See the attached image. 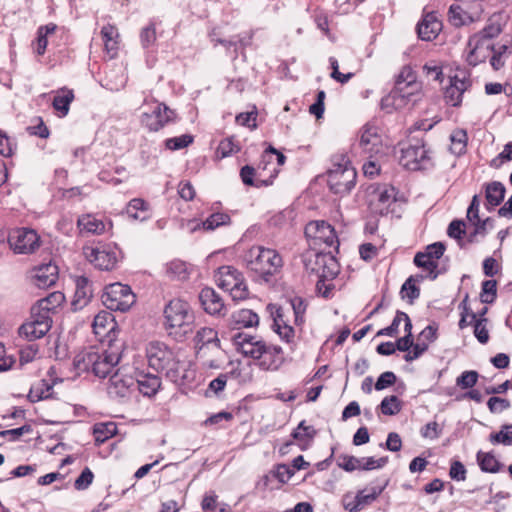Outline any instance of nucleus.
<instances>
[{"instance_id": "obj_31", "label": "nucleus", "mask_w": 512, "mask_h": 512, "mask_svg": "<svg viewBox=\"0 0 512 512\" xmlns=\"http://www.w3.org/2000/svg\"><path fill=\"white\" fill-rule=\"evenodd\" d=\"M49 330L47 324L36 323L34 320H28L19 328V335L28 341H34L46 335Z\"/></svg>"}, {"instance_id": "obj_64", "label": "nucleus", "mask_w": 512, "mask_h": 512, "mask_svg": "<svg viewBox=\"0 0 512 512\" xmlns=\"http://www.w3.org/2000/svg\"><path fill=\"white\" fill-rule=\"evenodd\" d=\"M378 201L387 206L395 200V190L393 187H382L376 191Z\"/></svg>"}, {"instance_id": "obj_60", "label": "nucleus", "mask_w": 512, "mask_h": 512, "mask_svg": "<svg viewBox=\"0 0 512 512\" xmlns=\"http://www.w3.org/2000/svg\"><path fill=\"white\" fill-rule=\"evenodd\" d=\"M272 318L274 331L281 326L288 325L284 319L283 309L275 304H269L267 306Z\"/></svg>"}, {"instance_id": "obj_4", "label": "nucleus", "mask_w": 512, "mask_h": 512, "mask_svg": "<svg viewBox=\"0 0 512 512\" xmlns=\"http://www.w3.org/2000/svg\"><path fill=\"white\" fill-rule=\"evenodd\" d=\"M189 310V303L181 299L171 300L165 307L166 328L169 335L178 342L186 341L192 335Z\"/></svg>"}, {"instance_id": "obj_56", "label": "nucleus", "mask_w": 512, "mask_h": 512, "mask_svg": "<svg viewBox=\"0 0 512 512\" xmlns=\"http://www.w3.org/2000/svg\"><path fill=\"white\" fill-rule=\"evenodd\" d=\"M140 41L142 47L147 49L151 47L156 41V29L153 24L142 28L140 32Z\"/></svg>"}, {"instance_id": "obj_41", "label": "nucleus", "mask_w": 512, "mask_h": 512, "mask_svg": "<svg viewBox=\"0 0 512 512\" xmlns=\"http://www.w3.org/2000/svg\"><path fill=\"white\" fill-rule=\"evenodd\" d=\"M505 187L500 182H492L486 188V199L491 206H497L504 199Z\"/></svg>"}, {"instance_id": "obj_39", "label": "nucleus", "mask_w": 512, "mask_h": 512, "mask_svg": "<svg viewBox=\"0 0 512 512\" xmlns=\"http://www.w3.org/2000/svg\"><path fill=\"white\" fill-rule=\"evenodd\" d=\"M476 457L482 471L488 473H497L499 471L500 463L492 453L479 451Z\"/></svg>"}, {"instance_id": "obj_46", "label": "nucleus", "mask_w": 512, "mask_h": 512, "mask_svg": "<svg viewBox=\"0 0 512 512\" xmlns=\"http://www.w3.org/2000/svg\"><path fill=\"white\" fill-rule=\"evenodd\" d=\"M381 412L384 415H395L401 410V403L397 396L385 397L380 404Z\"/></svg>"}, {"instance_id": "obj_5", "label": "nucleus", "mask_w": 512, "mask_h": 512, "mask_svg": "<svg viewBox=\"0 0 512 512\" xmlns=\"http://www.w3.org/2000/svg\"><path fill=\"white\" fill-rule=\"evenodd\" d=\"M145 110L140 116L141 124L151 132H157L166 125L175 122L177 114L175 110L156 99H145Z\"/></svg>"}, {"instance_id": "obj_63", "label": "nucleus", "mask_w": 512, "mask_h": 512, "mask_svg": "<svg viewBox=\"0 0 512 512\" xmlns=\"http://www.w3.org/2000/svg\"><path fill=\"white\" fill-rule=\"evenodd\" d=\"M94 475L89 468H85L75 480L74 486L77 490H85L92 483Z\"/></svg>"}, {"instance_id": "obj_8", "label": "nucleus", "mask_w": 512, "mask_h": 512, "mask_svg": "<svg viewBox=\"0 0 512 512\" xmlns=\"http://www.w3.org/2000/svg\"><path fill=\"white\" fill-rule=\"evenodd\" d=\"M215 281L221 289L228 291L235 301L248 297L249 292L244 277L233 266H221L215 274Z\"/></svg>"}, {"instance_id": "obj_32", "label": "nucleus", "mask_w": 512, "mask_h": 512, "mask_svg": "<svg viewBox=\"0 0 512 512\" xmlns=\"http://www.w3.org/2000/svg\"><path fill=\"white\" fill-rule=\"evenodd\" d=\"M73 99L74 94L72 90L61 89L57 92L53 98L52 106L59 117H64L68 114Z\"/></svg>"}, {"instance_id": "obj_47", "label": "nucleus", "mask_w": 512, "mask_h": 512, "mask_svg": "<svg viewBox=\"0 0 512 512\" xmlns=\"http://www.w3.org/2000/svg\"><path fill=\"white\" fill-rule=\"evenodd\" d=\"M230 222L229 215L225 213H215L202 222V227L205 230H214L222 225Z\"/></svg>"}, {"instance_id": "obj_37", "label": "nucleus", "mask_w": 512, "mask_h": 512, "mask_svg": "<svg viewBox=\"0 0 512 512\" xmlns=\"http://www.w3.org/2000/svg\"><path fill=\"white\" fill-rule=\"evenodd\" d=\"M424 276L416 275L410 276L402 285L401 295L403 299H408L410 303H412L415 299H417L420 295V290L416 286L417 282L423 280Z\"/></svg>"}, {"instance_id": "obj_1", "label": "nucleus", "mask_w": 512, "mask_h": 512, "mask_svg": "<svg viewBox=\"0 0 512 512\" xmlns=\"http://www.w3.org/2000/svg\"><path fill=\"white\" fill-rule=\"evenodd\" d=\"M124 343L122 341H114L107 344V348L102 350L90 349L83 351L74 358V366L79 372L91 371L99 378H105L111 374L116 365L119 363Z\"/></svg>"}, {"instance_id": "obj_53", "label": "nucleus", "mask_w": 512, "mask_h": 512, "mask_svg": "<svg viewBox=\"0 0 512 512\" xmlns=\"http://www.w3.org/2000/svg\"><path fill=\"white\" fill-rule=\"evenodd\" d=\"M478 377V373L474 370L464 371L459 377H457L456 385L461 389L472 388L477 383Z\"/></svg>"}, {"instance_id": "obj_17", "label": "nucleus", "mask_w": 512, "mask_h": 512, "mask_svg": "<svg viewBox=\"0 0 512 512\" xmlns=\"http://www.w3.org/2000/svg\"><path fill=\"white\" fill-rule=\"evenodd\" d=\"M224 358L220 343L196 346L195 359L202 368L219 369L224 362Z\"/></svg>"}, {"instance_id": "obj_26", "label": "nucleus", "mask_w": 512, "mask_h": 512, "mask_svg": "<svg viewBox=\"0 0 512 512\" xmlns=\"http://www.w3.org/2000/svg\"><path fill=\"white\" fill-rule=\"evenodd\" d=\"M200 303L204 311L210 315H217L224 309L222 298L212 288H204L199 294Z\"/></svg>"}, {"instance_id": "obj_38", "label": "nucleus", "mask_w": 512, "mask_h": 512, "mask_svg": "<svg viewBox=\"0 0 512 512\" xmlns=\"http://www.w3.org/2000/svg\"><path fill=\"white\" fill-rule=\"evenodd\" d=\"M166 274L171 279L185 280L189 276L188 266L182 260H172L166 264Z\"/></svg>"}, {"instance_id": "obj_28", "label": "nucleus", "mask_w": 512, "mask_h": 512, "mask_svg": "<svg viewBox=\"0 0 512 512\" xmlns=\"http://www.w3.org/2000/svg\"><path fill=\"white\" fill-rule=\"evenodd\" d=\"M259 324V316L250 309H241L230 317V326L233 329L255 327Z\"/></svg>"}, {"instance_id": "obj_61", "label": "nucleus", "mask_w": 512, "mask_h": 512, "mask_svg": "<svg viewBox=\"0 0 512 512\" xmlns=\"http://www.w3.org/2000/svg\"><path fill=\"white\" fill-rule=\"evenodd\" d=\"M482 297L484 303L493 302L496 297V281L486 280L482 283Z\"/></svg>"}, {"instance_id": "obj_25", "label": "nucleus", "mask_w": 512, "mask_h": 512, "mask_svg": "<svg viewBox=\"0 0 512 512\" xmlns=\"http://www.w3.org/2000/svg\"><path fill=\"white\" fill-rule=\"evenodd\" d=\"M75 287L72 306L77 310L88 304L93 295V289L89 279L84 276L77 277L75 280Z\"/></svg>"}, {"instance_id": "obj_20", "label": "nucleus", "mask_w": 512, "mask_h": 512, "mask_svg": "<svg viewBox=\"0 0 512 512\" xmlns=\"http://www.w3.org/2000/svg\"><path fill=\"white\" fill-rule=\"evenodd\" d=\"M428 151L423 143L417 141L402 149L400 164L409 170L420 169L428 158Z\"/></svg>"}, {"instance_id": "obj_7", "label": "nucleus", "mask_w": 512, "mask_h": 512, "mask_svg": "<svg viewBox=\"0 0 512 512\" xmlns=\"http://www.w3.org/2000/svg\"><path fill=\"white\" fill-rule=\"evenodd\" d=\"M356 170L343 156L332 164L328 171V184L336 194H345L351 191L356 183Z\"/></svg>"}, {"instance_id": "obj_50", "label": "nucleus", "mask_w": 512, "mask_h": 512, "mask_svg": "<svg viewBox=\"0 0 512 512\" xmlns=\"http://www.w3.org/2000/svg\"><path fill=\"white\" fill-rule=\"evenodd\" d=\"M192 143V136L189 134L172 137L165 140V147L171 151L180 150Z\"/></svg>"}, {"instance_id": "obj_40", "label": "nucleus", "mask_w": 512, "mask_h": 512, "mask_svg": "<svg viewBox=\"0 0 512 512\" xmlns=\"http://www.w3.org/2000/svg\"><path fill=\"white\" fill-rule=\"evenodd\" d=\"M489 441L493 444H502L504 446H512V424H504L499 432L491 433Z\"/></svg>"}, {"instance_id": "obj_19", "label": "nucleus", "mask_w": 512, "mask_h": 512, "mask_svg": "<svg viewBox=\"0 0 512 512\" xmlns=\"http://www.w3.org/2000/svg\"><path fill=\"white\" fill-rule=\"evenodd\" d=\"M116 322L111 313L106 311L99 312L95 317L92 324L94 333L99 336L101 342L111 344L115 339Z\"/></svg>"}, {"instance_id": "obj_48", "label": "nucleus", "mask_w": 512, "mask_h": 512, "mask_svg": "<svg viewBox=\"0 0 512 512\" xmlns=\"http://www.w3.org/2000/svg\"><path fill=\"white\" fill-rule=\"evenodd\" d=\"M383 490L384 487H372L369 492L366 490L359 491L356 495L358 503H360L364 508L365 506L374 502L383 492Z\"/></svg>"}, {"instance_id": "obj_29", "label": "nucleus", "mask_w": 512, "mask_h": 512, "mask_svg": "<svg viewBox=\"0 0 512 512\" xmlns=\"http://www.w3.org/2000/svg\"><path fill=\"white\" fill-rule=\"evenodd\" d=\"M161 386L159 376L153 374H139L135 379V387L144 395L151 397L157 393Z\"/></svg>"}, {"instance_id": "obj_16", "label": "nucleus", "mask_w": 512, "mask_h": 512, "mask_svg": "<svg viewBox=\"0 0 512 512\" xmlns=\"http://www.w3.org/2000/svg\"><path fill=\"white\" fill-rule=\"evenodd\" d=\"M235 348L244 356L258 360L266 349L268 344L256 336H251L243 332H237L231 336Z\"/></svg>"}, {"instance_id": "obj_27", "label": "nucleus", "mask_w": 512, "mask_h": 512, "mask_svg": "<svg viewBox=\"0 0 512 512\" xmlns=\"http://www.w3.org/2000/svg\"><path fill=\"white\" fill-rule=\"evenodd\" d=\"M282 363V349L274 345H268L258 359L259 367L263 370L275 371Z\"/></svg>"}, {"instance_id": "obj_9", "label": "nucleus", "mask_w": 512, "mask_h": 512, "mask_svg": "<svg viewBox=\"0 0 512 512\" xmlns=\"http://www.w3.org/2000/svg\"><path fill=\"white\" fill-rule=\"evenodd\" d=\"M101 299L107 309L126 312L134 305L136 296L130 286L117 282L105 287Z\"/></svg>"}, {"instance_id": "obj_54", "label": "nucleus", "mask_w": 512, "mask_h": 512, "mask_svg": "<svg viewBox=\"0 0 512 512\" xmlns=\"http://www.w3.org/2000/svg\"><path fill=\"white\" fill-rule=\"evenodd\" d=\"M240 150V147L234 142L233 137L226 138L219 143L217 155L221 158L228 157Z\"/></svg>"}, {"instance_id": "obj_43", "label": "nucleus", "mask_w": 512, "mask_h": 512, "mask_svg": "<svg viewBox=\"0 0 512 512\" xmlns=\"http://www.w3.org/2000/svg\"><path fill=\"white\" fill-rule=\"evenodd\" d=\"M129 217L135 220H144L147 212V205L144 200L140 198L132 199L126 209Z\"/></svg>"}, {"instance_id": "obj_12", "label": "nucleus", "mask_w": 512, "mask_h": 512, "mask_svg": "<svg viewBox=\"0 0 512 512\" xmlns=\"http://www.w3.org/2000/svg\"><path fill=\"white\" fill-rule=\"evenodd\" d=\"M307 269L315 272L322 279H334L339 273L337 260L330 252L310 253L305 258Z\"/></svg>"}, {"instance_id": "obj_35", "label": "nucleus", "mask_w": 512, "mask_h": 512, "mask_svg": "<svg viewBox=\"0 0 512 512\" xmlns=\"http://www.w3.org/2000/svg\"><path fill=\"white\" fill-rule=\"evenodd\" d=\"M450 151L454 155L460 156L465 153L467 147L468 136L463 129H456L450 135Z\"/></svg>"}, {"instance_id": "obj_42", "label": "nucleus", "mask_w": 512, "mask_h": 512, "mask_svg": "<svg viewBox=\"0 0 512 512\" xmlns=\"http://www.w3.org/2000/svg\"><path fill=\"white\" fill-rule=\"evenodd\" d=\"M414 263L418 266L423 268L425 271L428 272V276L431 279H435L438 275L436 272V269L438 267V262H435L434 260L430 259V257L427 256L424 252H419L414 257Z\"/></svg>"}, {"instance_id": "obj_52", "label": "nucleus", "mask_w": 512, "mask_h": 512, "mask_svg": "<svg viewBox=\"0 0 512 512\" xmlns=\"http://www.w3.org/2000/svg\"><path fill=\"white\" fill-rule=\"evenodd\" d=\"M254 175H255V169L252 166L246 165L242 167L240 171V176L245 185L248 186H260V185H270L272 184V180H260V183H254Z\"/></svg>"}, {"instance_id": "obj_59", "label": "nucleus", "mask_w": 512, "mask_h": 512, "mask_svg": "<svg viewBox=\"0 0 512 512\" xmlns=\"http://www.w3.org/2000/svg\"><path fill=\"white\" fill-rule=\"evenodd\" d=\"M414 82H418L416 79L415 72L413 71V69L410 66H404L400 70V72L396 78L395 86H400V85H404V84L409 85Z\"/></svg>"}, {"instance_id": "obj_11", "label": "nucleus", "mask_w": 512, "mask_h": 512, "mask_svg": "<svg viewBox=\"0 0 512 512\" xmlns=\"http://www.w3.org/2000/svg\"><path fill=\"white\" fill-rule=\"evenodd\" d=\"M359 147L369 158L384 155L388 148L381 129L373 123H366L360 129Z\"/></svg>"}, {"instance_id": "obj_6", "label": "nucleus", "mask_w": 512, "mask_h": 512, "mask_svg": "<svg viewBox=\"0 0 512 512\" xmlns=\"http://www.w3.org/2000/svg\"><path fill=\"white\" fill-rule=\"evenodd\" d=\"M422 98V84L414 82L395 88L381 100V107L388 112L413 107Z\"/></svg>"}, {"instance_id": "obj_18", "label": "nucleus", "mask_w": 512, "mask_h": 512, "mask_svg": "<svg viewBox=\"0 0 512 512\" xmlns=\"http://www.w3.org/2000/svg\"><path fill=\"white\" fill-rule=\"evenodd\" d=\"M493 41L474 34L468 42L467 61L470 65L476 66L489 58L494 50Z\"/></svg>"}, {"instance_id": "obj_21", "label": "nucleus", "mask_w": 512, "mask_h": 512, "mask_svg": "<svg viewBox=\"0 0 512 512\" xmlns=\"http://www.w3.org/2000/svg\"><path fill=\"white\" fill-rule=\"evenodd\" d=\"M134 387H135V378L130 375L125 374L122 371V369L119 368L110 377L107 390L111 397L123 398V397L128 396Z\"/></svg>"}, {"instance_id": "obj_55", "label": "nucleus", "mask_w": 512, "mask_h": 512, "mask_svg": "<svg viewBox=\"0 0 512 512\" xmlns=\"http://www.w3.org/2000/svg\"><path fill=\"white\" fill-rule=\"evenodd\" d=\"M50 311H46V310H41L40 309V305L39 304H36L35 306L32 307L31 309V316H30V320H34L36 323H46L47 324V329L50 330L51 326H52V319L50 317Z\"/></svg>"}, {"instance_id": "obj_33", "label": "nucleus", "mask_w": 512, "mask_h": 512, "mask_svg": "<svg viewBox=\"0 0 512 512\" xmlns=\"http://www.w3.org/2000/svg\"><path fill=\"white\" fill-rule=\"evenodd\" d=\"M57 29V26L53 23H49L45 26H40L37 30V39L34 46V52L41 56L45 53L48 40L47 37L50 34H53L55 30Z\"/></svg>"}, {"instance_id": "obj_10", "label": "nucleus", "mask_w": 512, "mask_h": 512, "mask_svg": "<svg viewBox=\"0 0 512 512\" xmlns=\"http://www.w3.org/2000/svg\"><path fill=\"white\" fill-rule=\"evenodd\" d=\"M86 259L100 270L114 269L121 259V251L116 245L98 244L83 248Z\"/></svg>"}, {"instance_id": "obj_3", "label": "nucleus", "mask_w": 512, "mask_h": 512, "mask_svg": "<svg viewBox=\"0 0 512 512\" xmlns=\"http://www.w3.org/2000/svg\"><path fill=\"white\" fill-rule=\"evenodd\" d=\"M245 261L247 267L265 282H269L271 276L277 274L283 266L280 254L263 246L251 247L245 255Z\"/></svg>"}, {"instance_id": "obj_57", "label": "nucleus", "mask_w": 512, "mask_h": 512, "mask_svg": "<svg viewBox=\"0 0 512 512\" xmlns=\"http://www.w3.org/2000/svg\"><path fill=\"white\" fill-rule=\"evenodd\" d=\"M339 460V467H341L347 472L361 470V458H357L350 455H342L339 457Z\"/></svg>"}, {"instance_id": "obj_62", "label": "nucleus", "mask_w": 512, "mask_h": 512, "mask_svg": "<svg viewBox=\"0 0 512 512\" xmlns=\"http://www.w3.org/2000/svg\"><path fill=\"white\" fill-rule=\"evenodd\" d=\"M227 383V375L220 374L217 378L212 380L208 389L205 391V396H210V393L218 394L224 390Z\"/></svg>"}, {"instance_id": "obj_13", "label": "nucleus", "mask_w": 512, "mask_h": 512, "mask_svg": "<svg viewBox=\"0 0 512 512\" xmlns=\"http://www.w3.org/2000/svg\"><path fill=\"white\" fill-rule=\"evenodd\" d=\"M305 235L315 247L325 245L330 248L338 244L334 228L324 220L309 222L305 227Z\"/></svg>"}, {"instance_id": "obj_36", "label": "nucleus", "mask_w": 512, "mask_h": 512, "mask_svg": "<svg viewBox=\"0 0 512 512\" xmlns=\"http://www.w3.org/2000/svg\"><path fill=\"white\" fill-rule=\"evenodd\" d=\"M53 386L47 380H41L34 384L29 391V399L31 402H37L50 398L52 396Z\"/></svg>"}, {"instance_id": "obj_58", "label": "nucleus", "mask_w": 512, "mask_h": 512, "mask_svg": "<svg viewBox=\"0 0 512 512\" xmlns=\"http://www.w3.org/2000/svg\"><path fill=\"white\" fill-rule=\"evenodd\" d=\"M501 31V25L497 21L491 19L489 23L476 35L487 38L489 41H493V38L498 36Z\"/></svg>"}, {"instance_id": "obj_2", "label": "nucleus", "mask_w": 512, "mask_h": 512, "mask_svg": "<svg viewBox=\"0 0 512 512\" xmlns=\"http://www.w3.org/2000/svg\"><path fill=\"white\" fill-rule=\"evenodd\" d=\"M146 357L150 368L156 372H165L167 378L178 385L184 393L189 392L188 374L174 361L172 350L164 343L152 341L146 347Z\"/></svg>"}, {"instance_id": "obj_14", "label": "nucleus", "mask_w": 512, "mask_h": 512, "mask_svg": "<svg viewBox=\"0 0 512 512\" xmlns=\"http://www.w3.org/2000/svg\"><path fill=\"white\" fill-rule=\"evenodd\" d=\"M471 79L464 69H456L449 76V85L445 88L444 98L447 104L457 107L462 103L463 94L470 88Z\"/></svg>"}, {"instance_id": "obj_49", "label": "nucleus", "mask_w": 512, "mask_h": 512, "mask_svg": "<svg viewBox=\"0 0 512 512\" xmlns=\"http://www.w3.org/2000/svg\"><path fill=\"white\" fill-rule=\"evenodd\" d=\"M196 340V346L202 344L219 343L217 331L210 327H204L201 330H199L196 335Z\"/></svg>"}, {"instance_id": "obj_44", "label": "nucleus", "mask_w": 512, "mask_h": 512, "mask_svg": "<svg viewBox=\"0 0 512 512\" xmlns=\"http://www.w3.org/2000/svg\"><path fill=\"white\" fill-rule=\"evenodd\" d=\"M65 300V296L61 292H52L47 297L40 299L37 304L40 305L41 310L53 312Z\"/></svg>"}, {"instance_id": "obj_23", "label": "nucleus", "mask_w": 512, "mask_h": 512, "mask_svg": "<svg viewBox=\"0 0 512 512\" xmlns=\"http://www.w3.org/2000/svg\"><path fill=\"white\" fill-rule=\"evenodd\" d=\"M104 42V51L110 59H114L118 55L120 45V34L118 29L111 24H106L100 31Z\"/></svg>"}, {"instance_id": "obj_34", "label": "nucleus", "mask_w": 512, "mask_h": 512, "mask_svg": "<svg viewBox=\"0 0 512 512\" xmlns=\"http://www.w3.org/2000/svg\"><path fill=\"white\" fill-rule=\"evenodd\" d=\"M117 432V426L114 422L96 423L93 427L95 442L102 444Z\"/></svg>"}, {"instance_id": "obj_30", "label": "nucleus", "mask_w": 512, "mask_h": 512, "mask_svg": "<svg viewBox=\"0 0 512 512\" xmlns=\"http://www.w3.org/2000/svg\"><path fill=\"white\" fill-rule=\"evenodd\" d=\"M77 226L82 234H102L106 229L105 223L91 214L80 216Z\"/></svg>"}, {"instance_id": "obj_15", "label": "nucleus", "mask_w": 512, "mask_h": 512, "mask_svg": "<svg viewBox=\"0 0 512 512\" xmlns=\"http://www.w3.org/2000/svg\"><path fill=\"white\" fill-rule=\"evenodd\" d=\"M8 242L10 247L19 254L33 253L40 245L36 231L28 228L12 230L9 233Z\"/></svg>"}, {"instance_id": "obj_45", "label": "nucleus", "mask_w": 512, "mask_h": 512, "mask_svg": "<svg viewBox=\"0 0 512 512\" xmlns=\"http://www.w3.org/2000/svg\"><path fill=\"white\" fill-rule=\"evenodd\" d=\"M508 58V46L506 44H500L494 47L490 56L491 66L495 70L502 68Z\"/></svg>"}, {"instance_id": "obj_51", "label": "nucleus", "mask_w": 512, "mask_h": 512, "mask_svg": "<svg viewBox=\"0 0 512 512\" xmlns=\"http://www.w3.org/2000/svg\"><path fill=\"white\" fill-rule=\"evenodd\" d=\"M316 434L315 429L312 426L305 425V422L302 421L298 425V427L292 433L294 439L300 442L311 440Z\"/></svg>"}, {"instance_id": "obj_24", "label": "nucleus", "mask_w": 512, "mask_h": 512, "mask_svg": "<svg viewBox=\"0 0 512 512\" xmlns=\"http://www.w3.org/2000/svg\"><path fill=\"white\" fill-rule=\"evenodd\" d=\"M58 279V267L53 263L43 264L35 269L33 281L39 288H48Z\"/></svg>"}, {"instance_id": "obj_22", "label": "nucleus", "mask_w": 512, "mask_h": 512, "mask_svg": "<svg viewBox=\"0 0 512 512\" xmlns=\"http://www.w3.org/2000/svg\"><path fill=\"white\" fill-rule=\"evenodd\" d=\"M441 30L442 22L433 12L425 14L417 25L418 36L424 41L434 40Z\"/></svg>"}]
</instances>
